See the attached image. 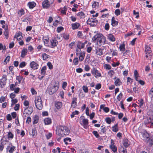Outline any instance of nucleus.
Returning a JSON list of instances; mask_svg holds the SVG:
<instances>
[{"label":"nucleus","instance_id":"4c0bfd02","mask_svg":"<svg viewBox=\"0 0 153 153\" xmlns=\"http://www.w3.org/2000/svg\"><path fill=\"white\" fill-rule=\"evenodd\" d=\"M134 75L136 81H138V78L140 77L139 74L137 72V71L135 70L134 72Z\"/></svg>","mask_w":153,"mask_h":153},{"label":"nucleus","instance_id":"f3484780","mask_svg":"<svg viewBox=\"0 0 153 153\" xmlns=\"http://www.w3.org/2000/svg\"><path fill=\"white\" fill-rule=\"evenodd\" d=\"M80 26V24L77 22H76L71 24V27L73 30L78 29Z\"/></svg>","mask_w":153,"mask_h":153},{"label":"nucleus","instance_id":"c756f323","mask_svg":"<svg viewBox=\"0 0 153 153\" xmlns=\"http://www.w3.org/2000/svg\"><path fill=\"white\" fill-rule=\"evenodd\" d=\"M6 149L7 150H8L9 152L12 153L16 150V147L12 146L11 147H10V146H7Z\"/></svg>","mask_w":153,"mask_h":153},{"label":"nucleus","instance_id":"ddd939ff","mask_svg":"<svg viewBox=\"0 0 153 153\" xmlns=\"http://www.w3.org/2000/svg\"><path fill=\"white\" fill-rule=\"evenodd\" d=\"M141 134L143 140L146 141L149 138V134L146 130H144L143 132L141 133Z\"/></svg>","mask_w":153,"mask_h":153},{"label":"nucleus","instance_id":"13d9d810","mask_svg":"<svg viewBox=\"0 0 153 153\" xmlns=\"http://www.w3.org/2000/svg\"><path fill=\"white\" fill-rule=\"evenodd\" d=\"M123 94L122 92H120L117 97V99L118 101H120L122 97Z\"/></svg>","mask_w":153,"mask_h":153},{"label":"nucleus","instance_id":"774afa93","mask_svg":"<svg viewBox=\"0 0 153 153\" xmlns=\"http://www.w3.org/2000/svg\"><path fill=\"white\" fill-rule=\"evenodd\" d=\"M101 87L102 85L101 83L97 84L95 86V89L97 90H99L101 88Z\"/></svg>","mask_w":153,"mask_h":153},{"label":"nucleus","instance_id":"f03ea898","mask_svg":"<svg viewBox=\"0 0 153 153\" xmlns=\"http://www.w3.org/2000/svg\"><path fill=\"white\" fill-rule=\"evenodd\" d=\"M96 40L98 43L101 45H104L105 42V37L102 34L97 33L92 38L93 42H95Z\"/></svg>","mask_w":153,"mask_h":153},{"label":"nucleus","instance_id":"a19ab883","mask_svg":"<svg viewBox=\"0 0 153 153\" xmlns=\"http://www.w3.org/2000/svg\"><path fill=\"white\" fill-rule=\"evenodd\" d=\"M67 10V8L66 6H65L63 7L62 9L60 11L61 13L64 15H66Z\"/></svg>","mask_w":153,"mask_h":153},{"label":"nucleus","instance_id":"e433bc0d","mask_svg":"<svg viewBox=\"0 0 153 153\" xmlns=\"http://www.w3.org/2000/svg\"><path fill=\"white\" fill-rule=\"evenodd\" d=\"M17 13L19 16L20 17L25 14V11L23 9L21 8L18 11Z\"/></svg>","mask_w":153,"mask_h":153},{"label":"nucleus","instance_id":"412c9836","mask_svg":"<svg viewBox=\"0 0 153 153\" xmlns=\"http://www.w3.org/2000/svg\"><path fill=\"white\" fill-rule=\"evenodd\" d=\"M118 22L117 21H116L115 17L113 16L111 20V25L113 27L117 26L118 25Z\"/></svg>","mask_w":153,"mask_h":153},{"label":"nucleus","instance_id":"3c124183","mask_svg":"<svg viewBox=\"0 0 153 153\" xmlns=\"http://www.w3.org/2000/svg\"><path fill=\"white\" fill-rule=\"evenodd\" d=\"M79 113V112L78 111L76 110L72 112L71 115V118L74 117L75 115H78Z\"/></svg>","mask_w":153,"mask_h":153},{"label":"nucleus","instance_id":"0eeeda50","mask_svg":"<svg viewBox=\"0 0 153 153\" xmlns=\"http://www.w3.org/2000/svg\"><path fill=\"white\" fill-rule=\"evenodd\" d=\"M91 73L96 78L102 76L101 73L95 67L92 68Z\"/></svg>","mask_w":153,"mask_h":153},{"label":"nucleus","instance_id":"c9c22d12","mask_svg":"<svg viewBox=\"0 0 153 153\" xmlns=\"http://www.w3.org/2000/svg\"><path fill=\"white\" fill-rule=\"evenodd\" d=\"M146 143H149L150 146H152L153 145V138H152L149 137V138L147 140L145 141Z\"/></svg>","mask_w":153,"mask_h":153},{"label":"nucleus","instance_id":"9d476101","mask_svg":"<svg viewBox=\"0 0 153 153\" xmlns=\"http://www.w3.org/2000/svg\"><path fill=\"white\" fill-rule=\"evenodd\" d=\"M98 20L96 18H89L87 21V24L91 26H95Z\"/></svg>","mask_w":153,"mask_h":153},{"label":"nucleus","instance_id":"2eb2a0df","mask_svg":"<svg viewBox=\"0 0 153 153\" xmlns=\"http://www.w3.org/2000/svg\"><path fill=\"white\" fill-rule=\"evenodd\" d=\"M77 98L76 97H73L72 99V102L71 104V107L74 108H75L77 106Z\"/></svg>","mask_w":153,"mask_h":153},{"label":"nucleus","instance_id":"58836bf2","mask_svg":"<svg viewBox=\"0 0 153 153\" xmlns=\"http://www.w3.org/2000/svg\"><path fill=\"white\" fill-rule=\"evenodd\" d=\"M96 54L99 56L103 54L102 50L101 48H99L97 50Z\"/></svg>","mask_w":153,"mask_h":153},{"label":"nucleus","instance_id":"cd10ccee","mask_svg":"<svg viewBox=\"0 0 153 153\" xmlns=\"http://www.w3.org/2000/svg\"><path fill=\"white\" fill-rule=\"evenodd\" d=\"M44 123L45 125H50L52 123V120L51 118L48 117L44 120Z\"/></svg>","mask_w":153,"mask_h":153},{"label":"nucleus","instance_id":"a211bd4d","mask_svg":"<svg viewBox=\"0 0 153 153\" xmlns=\"http://www.w3.org/2000/svg\"><path fill=\"white\" fill-rule=\"evenodd\" d=\"M38 65L34 61L31 62L30 64V67L33 70H36L38 68Z\"/></svg>","mask_w":153,"mask_h":153},{"label":"nucleus","instance_id":"79ce46f5","mask_svg":"<svg viewBox=\"0 0 153 153\" xmlns=\"http://www.w3.org/2000/svg\"><path fill=\"white\" fill-rule=\"evenodd\" d=\"M46 66H44L42 67L41 70V74L42 75H44L46 73Z\"/></svg>","mask_w":153,"mask_h":153},{"label":"nucleus","instance_id":"aec40b11","mask_svg":"<svg viewBox=\"0 0 153 153\" xmlns=\"http://www.w3.org/2000/svg\"><path fill=\"white\" fill-rule=\"evenodd\" d=\"M33 124H37L39 122V117L37 115H35L33 117Z\"/></svg>","mask_w":153,"mask_h":153},{"label":"nucleus","instance_id":"f8f14e48","mask_svg":"<svg viewBox=\"0 0 153 153\" xmlns=\"http://www.w3.org/2000/svg\"><path fill=\"white\" fill-rule=\"evenodd\" d=\"M153 120V119L151 117H146L144 121V124L146 126L150 125L151 127L153 125V122L152 121Z\"/></svg>","mask_w":153,"mask_h":153},{"label":"nucleus","instance_id":"680f3d73","mask_svg":"<svg viewBox=\"0 0 153 153\" xmlns=\"http://www.w3.org/2000/svg\"><path fill=\"white\" fill-rule=\"evenodd\" d=\"M130 51L128 50H126L125 52L123 53V56H126V55H129L130 53Z\"/></svg>","mask_w":153,"mask_h":153},{"label":"nucleus","instance_id":"49530a36","mask_svg":"<svg viewBox=\"0 0 153 153\" xmlns=\"http://www.w3.org/2000/svg\"><path fill=\"white\" fill-rule=\"evenodd\" d=\"M50 57V56L47 54L45 53H44L42 54V57L43 60H46L47 59L49 58Z\"/></svg>","mask_w":153,"mask_h":153},{"label":"nucleus","instance_id":"864d4df0","mask_svg":"<svg viewBox=\"0 0 153 153\" xmlns=\"http://www.w3.org/2000/svg\"><path fill=\"white\" fill-rule=\"evenodd\" d=\"M10 56H7L4 61V64H7L9 62L10 59Z\"/></svg>","mask_w":153,"mask_h":153},{"label":"nucleus","instance_id":"09e8293b","mask_svg":"<svg viewBox=\"0 0 153 153\" xmlns=\"http://www.w3.org/2000/svg\"><path fill=\"white\" fill-rule=\"evenodd\" d=\"M114 73L113 70H110L108 72V74L110 77H112L113 76L114 74Z\"/></svg>","mask_w":153,"mask_h":153},{"label":"nucleus","instance_id":"1a4fd4ad","mask_svg":"<svg viewBox=\"0 0 153 153\" xmlns=\"http://www.w3.org/2000/svg\"><path fill=\"white\" fill-rule=\"evenodd\" d=\"M7 79V76L6 75H3L1 78L0 79V88H2L6 84Z\"/></svg>","mask_w":153,"mask_h":153},{"label":"nucleus","instance_id":"72a5a7b5","mask_svg":"<svg viewBox=\"0 0 153 153\" xmlns=\"http://www.w3.org/2000/svg\"><path fill=\"white\" fill-rule=\"evenodd\" d=\"M108 39L111 41L114 42L115 41V38L114 36L112 34H109L108 36Z\"/></svg>","mask_w":153,"mask_h":153},{"label":"nucleus","instance_id":"5701e85b","mask_svg":"<svg viewBox=\"0 0 153 153\" xmlns=\"http://www.w3.org/2000/svg\"><path fill=\"white\" fill-rule=\"evenodd\" d=\"M27 50L26 48H23L21 51V57L22 58H24L27 54Z\"/></svg>","mask_w":153,"mask_h":153},{"label":"nucleus","instance_id":"4468645a","mask_svg":"<svg viewBox=\"0 0 153 153\" xmlns=\"http://www.w3.org/2000/svg\"><path fill=\"white\" fill-rule=\"evenodd\" d=\"M111 143L109 146V148L114 153H117V147L114 145V143L113 142H112V140H111Z\"/></svg>","mask_w":153,"mask_h":153},{"label":"nucleus","instance_id":"a878e982","mask_svg":"<svg viewBox=\"0 0 153 153\" xmlns=\"http://www.w3.org/2000/svg\"><path fill=\"white\" fill-rule=\"evenodd\" d=\"M4 30V35L6 38L7 39L9 37L8 29L7 25H6V28H5Z\"/></svg>","mask_w":153,"mask_h":153},{"label":"nucleus","instance_id":"c85d7f7f","mask_svg":"<svg viewBox=\"0 0 153 153\" xmlns=\"http://www.w3.org/2000/svg\"><path fill=\"white\" fill-rule=\"evenodd\" d=\"M105 105L102 104L100 105V109H102L105 113H108L109 111V109L108 107H105Z\"/></svg>","mask_w":153,"mask_h":153},{"label":"nucleus","instance_id":"bf43d9fd","mask_svg":"<svg viewBox=\"0 0 153 153\" xmlns=\"http://www.w3.org/2000/svg\"><path fill=\"white\" fill-rule=\"evenodd\" d=\"M16 85H14L13 84H11L10 85V89L11 91H13L14 90Z\"/></svg>","mask_w":153,"mask_h":153},{"label":"nucleus","instance_id":"7ed1b4c3","mask_svg":"<svg viewBox=\"0 0 153 153\" xmlns=\"http://www.w3.org/2000/svg\"><path fill=\"white\" fill-rule=\"evenodd\" d=\"M87 42V41H85L84 42H82L80 41H78L76 42V53L77 56L79 55L80 52H81V49L85 47V44Z\"/></svg>","mask_w":153,"mask_h":153},{"label":"nucleus","instance_id":"393cba45","mask_svg":"<svg viewBox=\"0 0 153 153\" xmlns=\"http://www.w3.org/2000/svg\"><path fill=\"white\" fill-rule=\"evenodd\" d=\"M99 3L98 2L94 1L92 5V7L93 9L94 10L97 9L99 7Z\"/></svg>","mask_w":153,"mask_h":153},{"label":"nucleus","instance_id":"338daca9","mask_svg":"<svg viewBox=\"0 0 153 153\" xmlns=\"http://www.w3.org/2000/svg\"><path fill=\"white\" fill-rule=\"evenodd\" d=\"M115 15L117 16L120 15V11L119 9H116L114 12Z\"/></svg>","mask_w":153,"mask_h":153},{"label":"nucleus","instance_id":"37998d69","mask_svg":"<svg viewBox=\"0 0 153 153\" xmlns=\"http://www.w3.org/2000/svg\"><path fill=\"white\" fill-rule=\"evenodd\" d=\"M123 146L126 148H127L130 145V144L128 143V139H126L125 140L123 143Z\"/></svg>","mask_w":153,"mask_h":153},{"label":"nucleus","instance_id":"ea45409f","mask_svg":"<svg viewBox=\"0 0 153 153\" xmlns=\"http://www.w3.org/2000/svg\"><path fill=\"white\" fill-rule=\"evenodd\" d=\"M18 102V100L17 99L13 98L11 99V106H13L15 104H16Z\"/></svg>","mask_w":153,"mask_h":153},{"label":"nucleus","instance_id":"20e7f679","mask_svg":"<svg viewBox=\"0 0 153 153\" xmlns=\"http://www.w3.org/2000/svg\"><path fill=\"white\" fill-rule=\"evenodd\" d=\"M35 106L37 109L41 110L43 107L41 97L39 96L36 97L35 98Z\"/></svg>","mask_w":153,"mask_h":153},{"label":"nucleus","instance_id":"052dcab7","mask_svg":"<svg viewBox=\"0 0 153 153\" xmlns=\"http://www.w3.org/2000/svg\"><path fill=\"white\" fill-rule=\"evenodd\" d=\"M16 79L18 81L19 83L20 84L21 83V81L23 79V77L20 76H16Z\"/></svg>","mask_w":153,"mask_h":153},{"label":"nucleus","instance_id":"7c9ffc66","mask_svg":"<svg viewBox=\"0 0 153 153\" xmlns=\"http://www.w3.org/2000/svg\"><path fill=\"white\" fill-rule=\"evenodd\" d=\"M112 131L114 132H117L119 130L118 123H117L112 127Z\"/></svg>","mask_w":153,"mask_h":153},{"label":"nucleus","instance_id":"2f4dec72","mask_svg":"<svg viewBox=\"0 0 153 153\" xmlns=\"http://www.w3.org/2000/svg\"><path fill=\"white\" fill-rule=\"evenodd\" d=\"M119 153H127V150L123 146L120 147L118 149Z\"/></svg>","mask_w":153,"mask_h":153},{"label":"nucleus","instance_id":"6e6552de","mask_svg":"<svg viewBox=\"0 0 153 153\" xmlns=\"http://www.w3.org/2000/svg\"><path fill=\"white\" fill-rule=\"evenodd\" d=\"M145 52L146 54V57L147 58L149 56H151L152 55V53L150 47L147 45L145 46Z\"/></svg>","mask_w":153,"mask_h":153},{"label":"nucleus","instance_id":"9b49d317","mask_svg":"<svg viewBox=\"0 0 153 153\" xmlns=\"http://www.w3.org/2000/svg\"><path fill=\"white\" fill-rule=\"evenodd\" d=\"M53 1L51 4L50 3L49 1L48 0H44L42 3V7L44 9H48L49 8L51 4L53 3Z\"/></svg>","mask_w":153,"mask_h":153},{"label":"nucleus","instance_id":"603ef678","mask_svg":"<svg viewBox=\"0 0 153 153\" xmlns=\"http://www.w3.org/2000/svg\"><path fill=\"white\" fill-rule=\"evenodd\" d=\"M133 82V80L130 77H128L127 79V84H128V83H132Z\"/></svg>","mask_w":153,"mask_h":153},{"label":"nucleus","instance_id":"4be33fe9","mask_svg":"<svg viewBox=\"0 0 153 153\" xmlns=\"http://www.w3.org/2000/svg\"><path fill=\"white\" fill-rule=\"evenodd\" d=\"M116 80L114 81V85L117 86H120L122 84V82L119 78L116 79V77L114 78Z\"/></svg>","mask_w":153,"mask_h":153},{"label":"nucleus","instance_id":"e2e57ef3","mask_svg":"<svg viewBox=\"0 0 153 153\" xmlns=\"http://www.w3.org/2000/svg\"><path fill=\"white\" fill-rule=\"evenodd\" d=\"M92 133L96 138H99L100 137V135L97 131H94L92 132Z\"/></svg>","mask_w":153,"mask_h":153},{"label":"nucleus","instance_id":"5fc2aeb1","mask_svg":"<svg viewBox=\"0 0 153 153\" xmlns=\"http://www.w3.org/2000/svg\"><path fill=\"white\" fill-rule=\"evenodd\" d=\"M105 121L107 123L109 124H110L111 122V119L109 117L106 118L105 119Z\"/></svg>","mask_w":153,"mask_h":153},{"label":"nucleus","instance_id":"0e129e2a","mask_svg":"<svg viewBox=\"0 0 153 153\" xmlns=\"http://www.w3.org/2000/svg\"><path fill=\"white\" fill-rule=\"evenodd\" d=\"M133 14L136 16L135 18L138 19L139 16V13L138 12H136L135 10H134L133 11Z\"/></svg>","mask_w":153,"mask_h":153},{"label":"nucleus","instance_id":"423d86ee","mask_svg":"<svg viewBox=\"0 0 153 153\" xmlns=\"http://www.w3.org/2000/svg\"><path fill=\"white\" fill-rule=\"evenodd\" d=\"M58 44V42L56 38L53 37L50 40V42L48 47L51 48H54Z\"/></svg>","mask_w":153,"mask_h":153},{"label":"nucleus","instance_id":"b1692460","mask_svg":"<svg viewBox=\"0 0 153 153\" xmlns=\"http://www.w3.org/2000/svg\"><path fill=\"white\" fill-rule=\"evenodd\" d=\"M85 53L84 51L80 52L79 54V60L80 61H82L84 59L85 56Z\"/></svg>","mask_w":153,"mask_h":153},{"label":"nucleus","instance_id":"f257e3e1","mask_svg":"<svg viewBox=\"0 0 153 153\" xmlns=\"http://www.w3.org/2000/svg\"><path fill=\"white\" fill-rule=\"evenodd\" d=\"M70 133V129L65 126H59L56 130V134L60 137H64L66 135H68Z\"/></svg>","mask_w":153,"mask_h":153},{"label":"nucleus","instance_id":"dca6fc26","mask_svg":"<svg viewBox=\"0 0 153 153\" xmlns=\"http://www.w3.org/2000/svg\"><path fill=\"white\" fill-rule=\"evenodd\" d=\"M27 5L29 9H32L36 7V3L33 1H30L28 2Z\"/></svg>","mask_w":153,"mask_h":153},{"label":"nucleus","instance_id":"c03bdc74","mask_svg":"<svg viewBox=\"0 0 153 153\" xmlns=\"http://www.w3.org/2000/svg\"><path fill=\"white\" fill-rule=\"evenodd\" d=\"M125 45L124 43L120 44L119 47V49L120 51H124L125 50Z\"/></svg>","mask_w":153,"mask_h":153},{"label":"nucleus","instance_id":"bb28decb","mask_svg":"<svg viewBox=\"0 0 153 153\" xmlns=\"http://www.w3.org/2000/svg\"><path fill=\"white\" fill-rule=\"evenodd\" d=\"M100 134H106V129L105 126L104 125L101 126L100 127Z\"/></svg>","mask_w":153,"mask_h":153},{"label":"nucleus","instance_id":"de8ad7c7","mask_svg":"<svg viewBox=\"0 0 153 153\" xmlns=\"http://www.w3.org/2000/svg\"><path fill=\"white\" fill-rule=\"evenodd\" d=\"M104 68L107 70H110L111 69V67L109 64H105L103 65Z\"/></svg>","mask_w":153,"mask_h":153},{"label":"nucleus","instance_id":"f704fd0d","mask_svg":"<svg viewBox=\"0 0 153 153\" xmlns=\"http://www.w3.org/2000/svg\"><path fill=\"white\" fill-rule=\"evenodd\" d=\"M76 15L80 19L84 18L85 16V14L82 11L79 12Z\"/></svg>","mask_w":153,"mask_h":153},{"label":"nucleus","instance_id":"69168bd1","mask_svg":"<svg viewBox=\"0 0 153 153\" xmlns=\"http://www.w3.org/2000/svg\"><path fill=\"white\" fill-rule=\"evenodd\" d=\"M82 89L84 92L87 93L88 91V88L87 86H83L82 87Z\"/></svg>","mask_w":153,"mask_h":153},{"label":"nucleus","instance_id":"8fccbe9b","mask_svg":"<svg viewBox=\"0 0 153 153\" xmlns=\"http://www.w3.org/2000/svg\"><path fill=\"white\" fill-rule=\"evenodd\" d=\"M7 138L8 139H12L13 138L14 135L10 131H9L7 134Z\"/></svg>","mask_w":153,"mask_h":153},{"label":"nucleus","instance_id":"4d7b16f0","mask_svg":"<svg viewBox=\"0 0 153 153\" xmlns=\"http://www.w3.org/2000/svg\"><path fill=\"white\" fill-rule=\"evenodd\" d=\"M0 23L2 25V28L5 29V28H6V25H5V22L4 20H1Z\"/></svg>","mask_w":153,"mask_h":153},{"label":"nucleus","instance_id":"6e6d98bb","mask_svg":"<svg viewBox=\"0 0 153 153\" xmlns=\"http://www.w3.org/2000/svg\"><path fill=\"white\" fill-rule=\"evenodd\" d=\"M67 141H68L69 142H71V139L69 137H66L64 139V142L66 144H68V143L67 142Z\"/></svg>","mask_w":153,"mask_h":153},{"label":"nucleus","instance_id":"a18cd8bd","mask_svg":"<svg viewBox=\"0 0 153 153\" xmlns=\"http://www.w3.org/2000/svg\"><path fill=\"white\" fill-rule=\"evenodd\" d=\"M30 134L32 135L33 137L36 136V131L34 129H32L31 131L30 132Z\"/></svg>","mask_w":153,"mask_h":153},{"label":"nucleus","instance_id":"473e14b6","mask_svg":"<svg viewBox=\"0 0 153 153\" xmlns=\"http://www.w3.org/2000/svg\"><path fill=\"white\" fill-rule=\"evenodd\" d=\"M25 110L29 114H31L33 111V107L30 106L27 108Z\"/></svg>","mask_w":153,"mask_h":153},{"label":"nucleus","instance_id":"6ab92c4d","mask_svg":"<svg viewBox=\"0 0 153 153\" xmlns=\"http://www.w3.org/2000/svg\"><path fill=\"white\" fill-rule=\"evenodd\" d=\"M55 106L56 108L58 110L60 109L62 105V103L60 102H56L55 103Z\"/></svg>","mask_w":153,"mask_h":153},{"label":"nucleus","instance_id":"39448f33","mask_svg":"<svg viewBox=\"0 0 153 153\" xmlns=\"http://www.w3.org/2000/svg\"><path fill=\"white\" fill-rule=\"evenodd\" d=\"M59 86V82L58 81L55 82L53 86L49 88L48 89L49 93L52 95L58 90Z\"/></svg>","mask_w":153,"mask_h":153}]
</instances>
